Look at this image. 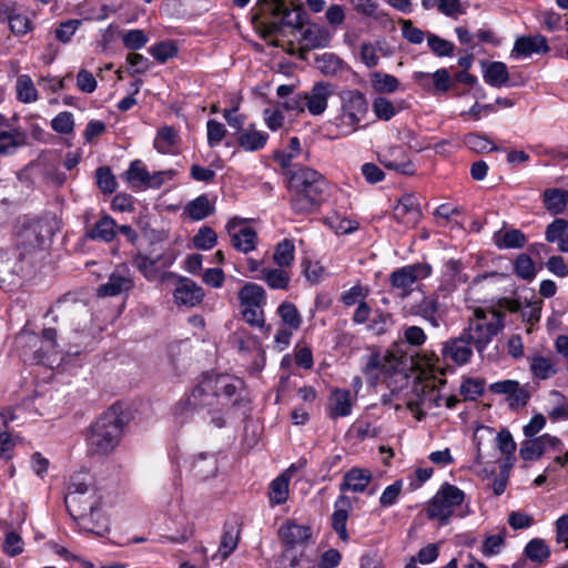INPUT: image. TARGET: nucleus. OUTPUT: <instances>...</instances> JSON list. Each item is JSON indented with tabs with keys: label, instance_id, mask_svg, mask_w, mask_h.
Segmentation results:
<instances>
[{
	"label": "nucleus",
	"instance_id": "1",
	"mask_svg": "<svg viewBox=\"0 0 568 568\" xmlns=\"http://www.w3.org/2000/svg\"><path fill=\"white\" fill-rule=\"evenodd\" d=\"M283 175L293 213L304 215L320 210L329 190V183L322 173L310 166L294 164Z\"/></svg>",
	"mask_w": 568,
	"mask_h": 568
},
{
	"label": "nucleus",
	"instance_id": "2",
	"mask_svg": "<svg viewBox=\"0 0 568 568\" xmlns=\"http://www.w3.org/2000/svg\"><path fill=\"white\" fill-rule=\"evenodd\" d=\"M64 503L69 515L81 529L97 535L109 530V521L101 510V497L92 485L79 476L72 477Z\"/></svg>",
	"mask_w": 568,
	"mask_h": 568
},
{
	"label": "nucleus",
	"instance_id": "3",
	"mask_svg": "<svg viewBox=\"0 0 568 568\" xmlns=\"http://www.w3.org/2000/svg\"><path fill=\"white\" fill-rule=\"evenodd\" d=\"M126 424L121 406L112 405L89 427L85 435L91 456L111 454L120 444Z\"/></svg>",
	"mask_w": 568,
	"mask_h": 568
},
{
	"label": "nucleus",
	"instance_id": "4",
	"mask_svg": "<svg viewBox=\"0 0 568 568\" xmlns=\"http://www.w3.org/2000/svg\"><path fill=\"white\" fill-rule=\"evenodd\" d=\"M505 327V314L495 308H476L462 333L479 355Z\"/></svg>",
	"mask_w": 568,
	"mask_h": 568
},
{
	"label": "nucleus",
	"instance_id": "5",
	"mask_svg": "<svg viewBox=\"0 0 568 568\" xmlns=\"http://www.w3.org/2000/svg\"><path fill=\"white\" fill-rule=\"evenodd\" d=\"M210 373L201 375L196 384L192 387L190 393H186L174 407V416L181 423L185 422L189 417L201 410H206L207 414H214L219 410L216 400L213 394Z\"/></svg>",
	"mask_w": 568,
	"mask_h": 568
},
{
	"label": "nucleus",
	"instance_id": "6",
	"mask_svg": "<svg viewBox=\"0 0 568 568\" xmlns=\"http://www.w3.org/2000/svg\"><path fill=\"white\" fill-rule=\"evenodd\" d=\"M341 109L334 119L338 133L343 136L358 131L361 122L368 113V102L359 90H345L339 93Z\"/></svg>",
	"mask_w": 568,
	"mask_h": 568
},
{
	"label": "nucleus",
	"instance_id": "7",
	"mask_svg": "<svg viewBox=\"0 0 568 568\" xmlns=\"http://www.w3.org/2000/svg\"><path fill=\"white\" fill-rule=\"evenodd\" d=\"M54 234L52 221L47 217L26 221L17 234V245L12 250L17 260L26 261L37 251L42 250L45 242Z\"/></svg>",
	"mask_w": 568,
	"mask_h": 568
},
{
	"label": "nucleus",
	"instance_id": "8",
	"mask_svg": "<svg viewBox=\"0 0 568 568\" xmlns=\"http://www.w3.org/2000/svg\"><path fill=\"white\" fill-rule=\"evenodd\" d=\"M16 344L24 362L43 364L58 346L57 332L54 328H44L42 336H39L33 332L22 331L17 336Z\"/></svg>",
	"mask_w": 568,
	"mask_h": 568
},
{
	"label": "nucleus",
	"instance_id": "9",
	"mask_svg": "<svg viewBox=\"0 0 568 568\" xmlns=\"http://www.w3.org/2000/svg\"><path fill=\"white\" fill-rule=\"evenodd\" d=\"M465 500V493L455 485L445 483L434 497L427 503L425 513L428 519H436L446 525L453 516L455 508Z\"/></svg>",
	"mask_w": 568,
	"mask_h": 568
},
{
	"label": "nucleus",
	"instance_id": "10",
	"mask_svg": "<svg viewBox=\"0 0 568 568\" xmlns=\"http://www.w3.org/2000/svg\"><path fill=\"white\" fill-rule=\"evenodd\" d=\"M244 321L254 327H264L263 306L266 303L265 291L255 283H246L239 292Z\"/></svg>",
	"mask_w": 568,
	"mask_h": 568
},
{
	"label": "nucleus",
	"instance_id": "11",
	"mask_svg": "<svg viewBox=\"0 0 568 568\" xmlns=\"http://www.w3.org/2000/svg\"><path fill=\"white\" fill-rule=\"evenodd\" d=\"M432 266L427 263H414L393 271L389 275L390 290L400 298L408 297L414 285L432 274Z\"/></svg>",
	"mask_w": 568,
	"mask_h": 568
},
{
	"label": "nucleus",
	"instance_id": "12",
	"mask_svg": "<svg viewBox=\"0 0 568 568\" xmlns=\"http://www.w3.org/2000/svg\"><path fill=\"white\" fill-rule=\"evenodd\" d=\"M211 386L219 410L237 405L243 392V381L229 374L210 373Z\"/></svg>",
	"mask_w": 568,
	"mask_h": 568
},
{
	"label": "nucleus",
	"instance_id": "13",
	"mask_svg": "<svg viewBox=\"0 0 568 568\" xmlns=\"http://www.w3.org/2000/svg\"><path fill=\"white\" fill-rule=\"evenodd\" d=\"M225 230L231 237L232 246L244 254L255 250L257 243L256 231L245 225V221L241 217H232L225 225Z\"/></svg>",
	"mask_w": 568,
	"mask_h": 568
},
{
	"label": "nucleus",
	"instance_id": "14",
	"mask_svg": "<svg viewBox=\"0 0 568 568\" xmlns=\"http://www.w3.org/2000/svg\"><path fill=\"white\" fill-rule=\"evenodd\" d=\"M415 82L432 95H445L454 87L455 81L446 68L437 69L435 72H414Z\"/></svg>",
	"mask_w": 568,
	"mask_h": 568
},
{
	"label": "nucleus",
	"instance_id": "15",
	"mask_svg": "<svg viewBox=\"0 0 568 568\" xmlns=\"http://www.w3.org/2000/svg\"><path fill=\"white\" fill-rule=\"evenodd\" d=\"M258 4L262 11H270L272 18H280V21L266 22L270 32H278L282 26L300 28L303 24L301 13L296 12L293 19L292 11L286 8L283 0H258Z\"/></svg>",
	"mask_w": 568,
	"mask_h": 568
},
{
	"label": "nucleus",
	"instance_id": "16",
	"mask_svg": "<svg viewBox=\"0 0 568 568\" xmlns=\"http://www.w3.org/2000/svg\"><path fill=\"white\" fill-rule=\"evenodd\" d=\"M172 263V256L155 252L150 254L136 253L132 260V264L148 281L158 280L161 272L171 266Z\"/></svg>",
	"mask_w": 568,
	"mask_h": 568
},
{
	"label": "nucleus",
	"instance_id": "17",
	"mask_svg": "<svg viewBox=\"0 0 568 568\" xmlns=\"http://www.w3.org/2000/svg\"><path fill=\"white\" fill-rule=\"evenodd\" d=\"M474 346L465 338L464 334L449 338L442 343V357L444 362H453L458 366H463L470 362L473 357Z\"/></svg>",
	"mask_w": 568,
	"mask_h": 568
},
{
	"label": "nucleus",
	"instance_id": "18",
	"mask_svg": "<svg viewBox=\"0 0 568 568\" xmlns=\"http://www.w3.org/2000/svg\"><path fill=\"white\" fill-rule=\"evenodd\" d=\"M377 159L378 162L388 170L405 175H413L415 173L413 162L400 145H390L383 149L378 152Z\"/></svg>",
	"mask_w": 568,
	"mask_h": 568
},
{
	"label": "nucleus",
	"instance_id": "19",
	"mask_svg": "<svg viewBox=\"0 0 568 568\" xmlns=\"http://www.w3.org/2000/svg\"><path fill=\"white\" fill-rule=\"evenodd\" d=\"M134 286L133 277L125 264H121L110 274L108 282L100 285L98 296H116L126 293Z\"/></svg>",
	"mask_w": 568,
	"mask_h": 568
},
{
	"label": "nucleus",
	"instance_id": "20",
	"mask_svg": "<svg viewBox=\"0 0 568 568\" xmlns=\"http://www.w3.org/2000/svg\"><path fill=\"white\" fill-rule=\"evenodd\" d=\"M412 314L428 322L438 328L445 320V310L439 303L438 293L424 296L419 303L412 307Z\"/></svg>",
	"mask_w": 568,
	"mask_h": 568
},
{
	"label": "nucleus",
	"instance_id": "21",
	"mask_svg": "<svg viewBox=\"0 0 568 568\" xmlns=\"http://www.w3.org/2000/svg\"><path fill=\"white\" fill-rule=\"evenodd\" d=\"M334 93V88L327 82H317L305 92L306 110L312 115H321L327 109L328 98Z\"/></svg>",
	"mask_w": 568,
	"mask_h": 568
},
{
	"label": "nucleus",
	"instance_id": "22",
	"mask_svg": "<svg viewBox=\"0 0 568 568\" xmlns=\"http://www.w3.org/2000/svg\"><path fill=\"white\" fill-rule=\"evenodd\" d=\"M550 48L547 38L541 34L523 36L516 39L511 50V57L527 58L531 54H546Z\"/></svg>",
	"mask_w": 568,
	"mask_h": 568
},
{
	"label": "nucleus",
	"instance_id": "23",
	"mask_svg": "<svg viewBox=\"0 0 568 568\" xmlns=\"http://www.w3.org/2000/svg\"><path fill=\"white\" fill-rule=\"evenodd\" d=\"M559 443L560 440L557 437L550 436L549 434H544L539 437H527V439L521 443L519 455L524 460H537L542 456L547 447L554 448Z\"/></svg>",
	"mask_w": 568,
	"mask_h": 568
},
{
	"label": "nucleus",
	"instance_id": "24",
	"mask_svg": "<svg viewBox=\"0 0 568 568\" xmlns=\"http://www.w3.org/2000/svg\"><path fill=\"white\" fill-rule=\"evenodd\" d=\"M278 536L287 548L305 545L312 537V529L306 525L286 520L278 529Z\"/></svg>",
	"mask_w": 568,
	"mask_h": 568
},
{
	"label": "nucleus",
	"instance_id": "25",
	"mask_svg": "<svg viewBox=\"0 0 568 568\" xmlns=\"http://www.w3.org/2000/svg\"><path fill=\"white\" fill-rule=\"evenodd\" d=\"M420 216L418 200L413 194H404L394 207V217L403 225H415Z\"/></svg>",
	"mask_w": 568,
	"mask_h": 568
},
{
	"label": "nucleus",
	"instance_id": "26",
	"mask_svg": "<svg viewBox=\"0 0 568 568\" xmlns=\"http://www.w3.org/2000/svg\"><path fill=\"white\" fill-rule=\"evenodd\" d=\"M173 297L178 305L193 307L202 302L204 292L194 281L181 277L174 290Z\"/></svg>",
	"mask_w": 568,
	"mask_h": 568
},
{
	"label": "nucleus",
	"instance_id": "27",
	"mask_svg": "<svg viewBox=\"0 0 568 568\" xmlns=\"http://www.w3.org/2000/svg\"><path fill=\"white\" fill-rule=\"evenodd\" d=\"M334 513L331 516L332 528L337 534L338 538L346 542L349 539L346 524L348 511L352 508L351 498L345 494H341L334 503Z\"/></svg>",
	"mask_w": 568,
	"mask_h": 568
},
{
	"label": "nucleus",
	"instance_id": "28",
	"mask_svg": "<svg viewBox=\"0 0 568 568\" xmlns=\"http://www.w3.org/2000/svg\"><path fill=\"white\" fill-rule=\"evenodd\" d=\"M353 404L352 394L348 389L334 388L328 398L327 415L331 419L349 416Z\"/></svg>",
	"mask_w": 568,
	"mask_h": 568
},
{
	"label": "nucleus",
	"instance_id": "29",
	"mask_svg": "<svg viewBox=\"0 0 568 568\" xmlns=\"http://www.w3.org/2000/svg\"><path fill=\"white\" fill-rule=\"evenodd\" d=\"M372 479L373 475L369 469L353 467L344 474L339 490L342 494L345 491L364 493Z\"/></svg>",
	"mask_w": 568,
	"mask_h": 568
},
{
	"label": "nucleus",
	"instance_id": "30",
	"mask_svg": "<svg viewBox=\"0 0 568 568\" xmlns=\"http://www.w3.org/2000/svg\"><path fill=\"white\" fill-rule=\"evenodd\" d=\"M116 236V222L109 214H103L91 226L85 227V237L104 243L112 242Z\"/></svg>",
	"mask_w": 568,
	"mask_h": 568
},
{
	"label": "nucleus",
	"instance_id": "31",
	"mask_svg": "<svg viewBox=\"0 0 568 568\" xmlns=\"http://www.w3.org/2000/svg\"><path fill=\"white\" fill-rule=\"evenodd\" d=\"M27 143V133L21 128H4L0 131V155H10Z\"/></svg>",
	"mask_w": 568,
	"mask_h": 568
},
{
	"label": "nucleus",
	"instance_id": "32",
	"mask_svg": "<svg viewBox=\"0 0 568 568\" xmlns=\"http://www.w3.org/2000/svg\"><path fill=\"white\" fill-rule=\"evenodd\" d=\"M493 242L499 250L521 248L527 243V237L518 229L499 230L494 233Z\"/></svg>",
	"mask_w": 568,
	"mask_h": 568
},
{
	"label": "nucleus",
	"instance_id": "33",
	"mask_svg": "<svg viewBox=\"0 0 568 568\" xmlns=\"http://www.w3.org/2000/svg\"><path fill=\"white\" fill-rule=\"evenodd\" d=\"M267 140L268 134L257 131L253 124L242 131L237 136L240 148L247 152L262 150L266 145Z\"/></svg>",
	"mask_w": 568,
	"mask_h": 568
},
{
	"label": "nucleus",
	"instance_id": "34",
	"mask_svg": "<svg viewBox=\"0 0 568 568\" xmlns=\"http://www.w3.org/2000/svg\"><path fill=\"white\" fill-rule=\"evenodd\" d=\"M258 280L264 281L267 286L272 290L286 291L290 286L291 275L285 267L268 268L264 267L261 270V274L255 276Z\"/></svg>",
	"mask_w": 568,
	"mask_h": 568
},
{
	"label": "nucleus",
	"instance_id": "35",
	"mask_svg": "<svg viewBox=\"0 0 568 568\" xmlns=\"http://www.w3.org/2000/svg\"><path fill=\"white\" fill-rule=\"evenodd\" d=\"M373 112L378 120L389 121L393 119L398 112L406 109L404 100H399L398 102H393L385 97H376L373 100Z\"/></svg>",
	"mask_w": 568,
	"mask_h": 568
},
{
	"label": "nucleus",
	"instance_id": "36",
	"mask_svg": "<svg viewBox=\"0 0 568 568\" xmlns=\"http://www.w3.org/2000/svg\"><path fill=\"white\" fill-rule=\"evenodd\" d=\"M483 78L487 84L494 88L505 85L509 80V72L504 62L494 61L484 65Z\"/></svg>",
	"mask_w": 568,
	"mask_h": 568
},
{
	"label": "nucleus",
	"instance_id": "37",
	"mask_svg": "<svg viewBox=\"0 0 568 568\" xmlns=\"http://www.w3.org/2000/svg\"><path fill=\"white\" fill-rule=\"evenodd\" d=\"M529 367L538 379H548L557 373L554 356L534 355L529 358Z\"/></svg>",
	"mask_w": 568,
	"mask_h": 568
},
{
	"label": "nucleus",
	"instance_id": "38",
	"mask_svg": "<svg viewBox=\"0 0 568 568\" xmlns=\"http://www.w3.org/2000/svg\"><path fill=\"white\" fill-rule=\"evenodd\" d=\"M179 141V134L172 126H163L158 130L154 139V148L162 154H171Z\"/></svg>",
	"mask_w": 568,
	"mask_h": 568
},
{
	"label": "nucleus",
	"instance_id": "39",
	"mask_svg": "<svg viewBox=\"0 0 568 568\" xmlns=\"http://www.w3.org/2000/svg\"><path fill=\"white\" fill-rule=\"evenodd\" d=\"M192 471L200 479L213 477L217 471V460L214 455L200 454L192 463Z\"/></svg>",
	"mask_w": 568,
	"mask_h": 568
},
{
	"label": "nucleus",
	"instance_id": "40",
	"mask_svg": "<svg viewBox=\"0 0 568 568\" xmlns=\"http://www.w3.org/2000/svg\"><path fill=\"white\" fill-rule=\"evenodd\" d=\"M17 100L21 103L30 104L39 99L38 90L28 74H21L16 82Z\"/></svg>",
	"mask_w": 568,
	"mask_h": 568
},
{
	"label": "nucleus",
	"instance_id": "41",
	"mask_svg": "<svg viewBox=\"0 0 568 568\" xmlns=\"http://www.w3.org/2000/svg\"><path fill=\"white\" fill-rule=\"evenodd\" d=\"M568 202V191L549 189L544 193L546 209L552 214H560L565 211Z\"/></svg>",
	"mask_w": 568,
	"mask_h": 568
},
{
	"label": "nucleus",
	"instance_id": "42",
	"mask_svg": "<svg viewBox=\"0 0 568 568\" xmlns=\"http://www.w3.org/2000/svg\"><path fill=\"white\" fill-rule=\"evenodd\" d=\"M185 211L191 220L201 221L213 213L214 206L212 205L207 195L202 194L194 199L193 201H191L186 205Z\"/></svg>",
	"mask_w": 568,
	"mask_h": 568
},
{
	"label": "nucleus",
	"instance_id": "43",
	"mask_svg": "<svg viewBox=\"0 0 568 568\" xmlns=\"http://www.w3.org/2000/svg\"><path fill=\"white\" fill-rule=\"evenodd\" d=\"M240 530L234 525H225L221 544L217 549V556L226 559L237 547Z\"/></svg>",
	"mask_w": 568,
	"mask_h": 568
},
{
	"label": "nucleus",
	"instance_id": "44",
	"mask_svg": "<svg viewBox=\"0 0 568 568\" xmlns=\"http://www.w3.org/2000/svg\"><path fill=\"white\" fill-rule=\"evenodd\" d=\"M295 258V245L292 240L284 239L275 246L273 261L280 267H288Z\"/></svg>",
	"mask_w": 568,
	"mask_h": 568
},
{
	"label": "nucleus",
	"instance_id": "45",
	"mask_svg": "<svg viewBox=\"0 0 568 568\" xmlns=\"http://www.w3.org/2000/svg\"><path fill=\"white\" fill-rule=\"evenodd\" d=\"M372 88L377 93H394L399 89V80L388 73L376 71L371 78Z\"/></svg>",
	"mask_w": 568,
	"mask_h": 568
},
{
	"label": "nucleus",
	"instance_id": "46",
	"mask_svg": "<svg viewBox=\"0 0 568 568\" xmlns=\"http://www.w3.org/2000/svg\"><path fill=\"white\" fill-rule=\"evenodd\" d=\"M288 498V479L281 475L270 484L268 499L271 506L284 504Z\"/></svg>",
	"mask_w": 568,
	"mask_h": 568
},
{
	"label": "nucleus",
	"instance_id": "47",
	"mask_svg": "<svg viewBox=\"0 0 568 568\" xmlns=\"http://www.w3.org/2000/svg\"><path fill=\"white\" fill-rule=\"evenodd\" d=\"M13 415L0 413V456L2 458H10V452L14 447V442L8 430L9 422L13 420Z\"/></svg>",
	"mask_w": 568,
	"mask_h": 568
},
{
	"label": "nucleus",
	"instance_id": "48",
	"mask_svg": "<svg viewBox=\"0 0 568 568\" xmlns=\"http://www.w3.org/2000/svg\"><path fill=\"white\" fill-rule=\"evenodd\" d=\"M277 314L284 325L290 329L297 331L302 325V315L297 307L291 302H283L277 307Z\"/></svg>",
	"mask_w": 568,
	"mask_h": 568
},
{
	"label": "nucleus",
	"instance_id": "49",
	"mask_svg": "<svg viewBox=\"0 0 568 568\" xmlns=\"http://www.w3.org/2000/svg\"><path fill=\"white\" fill-rule=\"evenodd\" d=\"M515 275L524 281L531 282L537 274L534 261L528 254L521 253L514 261Z\"/></svg>",
	"mask_w": 568,
	"mask_h": 568
},
{
	"label": "nucleus",
	"instance_id": "50",
	"mask_svg": "<svg viewBox=\"0 0 568 568\" xmlns=\"http://www.w3.org/2000/svg\"><path fill=\"white\" fill-rule=\"evenodd\" d=\"M149 174L146 166L140 160H134L125 171V179L133 187H145Z\"/></svg>",
	"mask_w": 568,
	"mask_h": 568
},
{
	"label": "nucleus",
	"instance_id": "51",
	"mask_svg": "<svg viewBox=\"0 0 568 568\" xmlns=\"http://www.w3.org/2000/svg\"><path fill=\"white\" fill-rule=\"evenodd\" d=\"M525 555L531 561L542 564L550 557V549L540 538L531 539L525 547Z\"/></svg>",
	"mask_w": 568,
	"mask_h": 568
},
{
	"label": "nucleus",
	"instance_id": "52",
	"mask_svg": "<svg viewBox=\"0 0 568 568\" xmlns=\"http://www.w3.org/2000/svg\"><path fill=\"white\" fill-rule=\"evenodd\" d=\"M427 45L429 50L438 58L453 57L455 44L434 33H427Z\"/></svg>",
	"mask_w": 568,
	"mask_h": 568
},
{
	"label": "nucleus",
	"instance_id": "53",
	"mask_svg": "<svg viewBox=\"0 0 568 568\" xmlns=\"http://www.w3.org/2000/svg\"><path fill=\"white\" fill-rule=\"evenodd\" d=\"M465 145L477 153L498 151L499 148L487 136L478 133H468L464 136Z\"/></svg>",
	"mask_w": 568,
	"mask_h": 568
},
{
	"label": "nucleus",
	"instance_id": "54",
	"mask_svg": "<svg viewBox=\"0 0 568 568\" xmlns=\"http://www.w3.org/2000/svg\"><path fill=\"white\" fill-rule=\"evenodd\" d=\"M386 356H382L379 353H372L366 356L362 372L367 377L377 378L379 373L386 371Z\"/></svg>",
	"mask_w": 568,
	"mask_h": 568
},
{
	"label": "nucleus",
	"instance_id": "55",
	"mask_svg": "<svg viewBox=\"0 0 568 568\" xmlns=\"http://www.w3.org/2000/svg\"><path fill=\"white\" fill-rule=\"evenodd\" d=\"M507 536L506 528H503L496 535L487 536L481 545V552L485 557L496 556L501 551V548L505 544V539Z\"/></svg>",
	"mask_w": 568,
	"mask_h": 568
},
{
	"label": "nucleus",
	"instance_id": "56",
	"mask_svg": "<svg viewBox=\"0 0 568 568\" xmlns=\"http://www.w3.org/2000/svg\"><path fill=\"white\" fill-rule=\"evenodd\" d=\"M97 185L104 194H111L116 190L118 183L109 166H100L95 171Z\"/></svg>",
	"mask_w": 568,
	"mask_h": 568
},
{
	"label": "nucleus",
	"instance_id": "57",
	"mask_svg": "<svg viewBox=\"0 0 568 568\" xmlns=\"http://www.w3.org/2000/svg\"><path fill=\"white\" fill-rule=\"evenodd\" d=\"M216 232L210 226H202L193 236V244L199 250H211L216 245Z\"/></svg>",
	"mask_w": 568,
	"mask_h": 568
},
{
	"label": "nucleus",
	"instance_id": "58",
	"mask_svg": "<svg viewBox=\"0 0 568 568\" xmlns=\"http://www.w3.org/2000/svg\"><path fill=\"white\" fill-rule=\"evenodd\" d=\"M149 52L158 62L164 63L178 54V47L172 41H162L150 47Z\"/></svg>",
	"mask_w": 568,
	"mask_h": 568
},
{
	"label": "nucleus",
	"instance_id": "59",
	"mask_svg": "<svg viewBox=\"0 0 568 568\" xmlns=\"http://www.w3.org/2000/svg\"><path fill=\"white\" fill-rule=\"evenodd\" d=\"M403 485L404 484L402 479H397L393 484L388 485L379 497V506L382 508H389L394 506L399 499Z\"/></svg>",
	"mask_w": 568,
	"mask_h": 568
},
{
	"label": "nucleus",
	"instance_id": "60",
	"mask_svg": "<svg viewBox=\"0 0 568 568\" xmlns=\"http://www.w3.org/2000/svg\"><path fill=\"white\" fill-rule=\"evenodd\" d=\"M51 128L57 133L70 134L74 128L73 114L69 111H62L58 113L51 120Z\"/></svg>",
	"mask_w": 568,
	"mask_h": 568
},
{
	"label": "nucleus",
	"instance_id": "61",
	"mask_svg": "<svg viewBox=\"0 0 568 568\" xmlns=\"http://www.w3.org/2000/svg\"><path fill=\"white\" fill-rule=\"evenodd\" d=\"M7 22L9 23L10 31L16 37H22L32 29L31 20L20 11L14 13Z\"/></svg>",
	"mask_w": 568,
	"mask_h": 568
},
{
	"label": "nucleus",
	"instance_id": "62",
	"mask_svg": "<svg viewBox=\"0 0 568 568\" xmlns=\"http://www.w3.org/2000/svg\"><path fill=\"white\" fill-rule=\"evenodd\" d=\"M122 42L126 49L135 51L148 43V36L141 29L129 30L123 33Z\"/></svg>",
	"mask_w": 568,
	"mask_h": 568
},
{
	"label": "nucleus",
	"instance_id": "63",
	"mask_svg": "<svg viewBox=\"0 0 568 568\" xmlns=\"http://www.w3.org/2000/svg\"><path fill=\"white\" fill-rule=\"evenodd\" d=\"M225 135L226 129L223 123L216 120H209L206 122V136L209 146H217L223 141Z\"/></svg>",
	"mask_w": 568,
	"mask_h": 568
},
{
	"label": "nucleus",
	"instance_id": "64",
	"mask_svg": "<svg viewBox=\"0 0 568 568\" xmlns=\"http://www.w3.org/2000/svg\"><path fill=\"white\" fill-rule=\"evenodd\" d=\"M399 24L402 34L408 42L413 44H420L425 38L427 39V33L415 27L410 20H400Z\"/></svg>",
	"mask_w": 568,
	"mask_h": 568
}]
</instances>
